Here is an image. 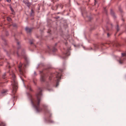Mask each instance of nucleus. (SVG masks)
Segmentation results:
<instances>
[{
	"mask_svg": "<svg viewBox=\"0 0 126 126\" xmlns=\"http://www.w3.org/2000/svg\"><path fill=\"white\" fill-rule=\"evenodd\" d=\"M57 49L55 47H54L53 48V52H55L57 50Z\"/></svg>",
	"mask_w": 126,
	"mask_h": 126,
	"instance_id": "6ab92c4d",
	"label": "nucleus"
},
{
	"mask_svg": "<svg viewBox=\"0 0 126 126\" xmlns=\"http://www.w3.org/2000/svg\"><path fill=\"white\" fill-rule=\"evenodd\" d=\"M64 54L65 55V57L64 58H65L66 57L68 56L69 55V51L68 50L67 51V52L66 53H64Z\"/></svg>",
	"mask_w": 126,
	"mask_h": 126,
	"instance_id": "9d476101",
	"label": "nucleus"
},
{
	"mask_svg": "<svg viewBox=\"0 0 126 126\" xmlns=\"http://www.w3.org/2000/svg\"><path fill=\"white\" fill-rule=\"evenodd\" d=\"M50 77H49V80H50L51 79L50 78Z\"/></svg>",
	"mask_w": 126,
	"mask_h": 126,
	"instance_id": "473e14b6",
	"label": "nucleus"
},
{
	"mask_svg": "<svg viewBox=\"0 0 126 126\" xmlns=\"http://www.w3.org/2000/svg\"><path fill=\"white\" fill-rule=\"evenodd\" d=\"M6 1L7 2H8L9 3H10L11 2V0H6Z\"/></svg>",
	"mask_w": 126,
	"mask_h": 126,
	"instance_id": "393cba45",
	"label": "nucleus"
},
{
	"mask_svg": "<svg viewBox=\"0 0 126 126\" xmlns=\"http://www.w3.org/2000/svg\"><path fill=\"white\" fill-rule=\"evenodd\" d=\"M48 48L49 49H50V48H49V47L48 46Z\"/></svg>",
	"mask_w": 126,
	"mask_h": 126,
	"instance_id": "f704fd0d",
	"label": "nucleus"
},
{
	"mask_svg": "<svg viewBox=\"0 0 126 126\" xmlns=\"http://www.w3.org/2000/svg\"><path fill=\"white\" fill-rule=\"evenodd\" d=\"M43 106L44 108V111L48 115H49L50 118L51 117L52 114L50 112V111L48 110L47 106L46 105H44Z\"/></svg>",
	"mask_w": 126,
	"mask_h": 126,
	"instance_id": "20e7f679",
	"label": "nucleus"
},
{
	"mask_svg": "<svg viewBox=\"0 0 126 126\" xmlns=\"http://www.w3.org/2000/svg\"><path fill=\"white\" fill-rule=\"evenodd\" d=\"M59 13H59V12H58V13H57V14H59Z\"/></svg>",
	"mask_w": 126,
	"mask_h": 126,
	"instance_id": "c9c22d12",
	"label": "nucleus"
},
{
	"mask_svg": "<svg viewBox=\"0 0 126 126\" xmlns=\"http://www.w3.org/2000/svg\"><path fill=\"white\" fill-rule=\"evenodd\" d=\"M11 86L12 88V92L14 94L16 91L17 88V84L16 76L12 72Z\"/></svg>",
	"mask_w": 126,
	"mask_h": 126,
	"instance_id": "f03ea898",
	"label": "nucleus"
},
{
	"mask_svg": "<svg viewBox=\"0 0 126 126\" xmlns=\"http://www.w3.org/2000/svg\"><path fill=\"white\" fill-rule=\"evenodd\" d=\"M6 76V74L5 73H4V74H3V75H2V78L3 79L5 78H6V77H5Z\"/></svg>",
	"mask_w": 126,
	"mask_h": 126,
	"instance_id": "f3484780",
	"label": "nucleus"
},
{
	"mask_svg": "<svg viewBox=\"0 0 126 126\" xmlns=\"http://www.w3.org/2000/svg\"><path fill=\"white\" fill-rule=\"evenodd\" d=\"M107 36L108 37H109V33H107Z\"/></svg>",
	"mask_w": 126,
	"mask_h": 126,
	"instance_id": "bb28decb",
	"label": "nucleus"
},
{
	"mask_svg": "<svg viewBox=\"0 0 126 126\" xmlns=\"http://www.w3.org/2000/svg\"><path fill=\"white\" fill-rule=\"evenodd\" d=\"M119 10L121 12H122V10L120 8H119Z\"/></svg>",
	"mask_w": 126,
	"mask_h": 126,
	"instance_id": "4be33fe9",
	"label": "nucleus"
},
{
	"mask_svg": "<svg viewBox=\"0 0 126 126\" xmlns=\"http://www.w3.org/2000/svg\"><path fill=\"white\" fill-rule=\"evenodd\" d=\"M10 66H9V68H10Z\"/></svg>",
	"mask_w": 126,
	"mask_h": 126,
	"instance_id": "e433bc0d",
	"label": "nucleus"
},
{
	"mask_svg": "<svg viewBox=\"0 0 126 126\" xmlns=\"http://www.w3.org/2000/svg\"><path fill=\"white\" fill-rule=\"evenodd\" d=\"M59 18H60V17L59 16H57V17H55V18L56 19H57Z\"/></svg>",
	"mask_w": 126,
	"mask_h": 126,
	"instance_id": "a878e982",
	"label": "nucleus"
},
{
	"mask_svg": "<svg viewBox=\"0 0 126 126\" xmlns=\"http://www.w3.org/2000/svg\"><path fill=\"white\" fill-rule=\"evenodd\" d=\"M122 56H125L126 55V54L125 53H122Z\"/></svg>",
	"mask_w": 126,
	"mask_h": 126,
	"instance_id": "412c9836",
	"label": "nucleus"
},
{
	"mask_svg": "<svg viewBox=\"0 0 126 126\" xmlns=\"http://www.w3.org/2000/svg\"><path fill=\"white\" fill-rule=\"evenodd\" d=\"M94 46H95V47H97V46H96V45H95Z\"/></svg>",
	"mask_w": 126,
	"mask_h": 126,
	"instance_id": "58836bf2",
	"label": "nucleus"
},
{
	"mask_svg": "<svg viewBox=\"0 0 126 126\" xmlns=\"http://www.w3.org/2000/svg\"><path fill=\"white\" fill-rule=\"evenodd\" d=\"M34 74L35 75H36V74L35 72V71L34 72Z\"/></svg>",
	"mask_w": 126,
	"mask_h": 126,
	"instance_id": "c85d7f7f",
	"label": "nucleus"
},
{
	"mask_svg": "<svg viewBox=\"0 0 126 126\" xmlns=\"http://www.w3.org/2000/svg\"><path fill=\"white\" fill-rule=\"evenodd\" d=\"M7 90H3L1 92V93L2 94H4L7 92Z\"/></svg>",
	"mask_w": 126,
	"mask_h": 126,
	"instance_id": "ddd939ff",
	"label": "nucleus"
},
{
	"mask_svg": "<svg viewBox=\"0 0 126 126\" xmlns=\"http://www.w3.org/2000/svg\"><path fill=\"white\" fill-rule=\"evenodd\" d=\"M6 125V124L4 122H1L0 123V126H5Z\"/></svg>",
	"mask_w": 126,
	"mask_h": 126,
	"instance_id": "f8f14e48",
	"label": "nucleus"
},
{
	"mask_svg": "<svg viewBox=\"0 0 126 126\" xmlns=\"http://www.w3.org/2000/svg\"><path fill=\"white\" fill-rule=\"evenodd\" d=\"M11 10L12 12H13L14 11V10L12 9H11Z\"/></svg>",
	"mask_w": 126,
	"mask_h": 126,
	"instance_id": "7c9ffc66",
	"label": "nucleus"
},
{
	"mask_svg": "<svg viewBox=\"0 0 126 126\" xmlns=\"http://www.w3.org/2000/svg\"><path fill=\"white\" fill-rule=\"evenodd\" d=\"M7 20L8 21H11V19L9 17H7Z\"/></svg>",
	"mask_w": 126,
	"mask_h": 126,
	"instance_id": "dca6fc26",
	"label": "nucleus"
},
{
	"mask_svg": "<svg viewBox=\"0 0 126 126\" xmlns=\"http://www.w3.org/2000/svg\"><path fill=\"white\" fill-rule=\"evenodd\" d=\"M17 55L18 56H19V54L18 52H16Z\"/></svg>",
	"mask_w": 126,
	"mask_h": 126,
	"instance_id": "cd10ccee",
	"label": "nucleus"
},
{
	"mask_svg": "<svg viewBox=\"0 0 126 126\" xmlns=\"http://www.w3.org/2000/svg\"><path fill=\"white\" fill-rule=\"evenodd\" d=\"M22 52L21 54V55L23 56H25V50L24 49L21 50Z\"/></svg>",
	"mask_w": 126,
	"mask_h": 126,
	"instance_id": "9b49d317",
	"label": "nucleus"
},
{
	"mask_svg": "<svg viewBox=\"0 0 126 126\" xmlns=\"http://www.w3.org/2000/svg\"><path fill=\"white\" fill-rule=\"evenodd\" d=\"M13 26L14 27H15V26H16V24L15 25H14Z\"/></svg>",
	"mask_w": 126,
	"mask_h": 126,
	"instance_id": "72a5a7b5",
	"label": "nucleus"
},
{
	"mask_svg": "<svg viewBox=\"0 0 126 126\" xmlns=\"http://www.w3.org/2000/svg\"><path fill=\"white\" fill-rule=\"evenodd\" d=\"M27 89H29L31 91H32L31 88L30 86H28Z\"/></svg>",
	"mask_w": 126,
	"mask_h": 126,
	"instance_id": "aec40b11",
	"label": "nucleus"
},
{
	"mask_svg": "<svg viewBox=\"0 0 126 126\" xmlns=\"http://www.w3.org/2000/svg\"><path fill=\"white\" fill-rule=\"evenodd\" d=\"M25 60H26V58L25 57Z\"/></svg>",
	"mask_w": 126,
	"mask_h": 126,
	"instance_id": "4c0bfd02",
	"label": "nucleus"
},
{
	"mask_svg": "<svg viewBox=\"0 0 126 126\" xmlns=\"http://www.w3.org/2000/svg\"><path fill=\"white\" fill-rule=\"evenodd\" d=\"M110 14L114 18H115L116 16L115 15L114 13V12L112 9L110 10Z\"/></svg>",
	"mask_w": 126,
	"mask_h": 126,
	"instance_id": "6e6552de",
	"label": "nucleus"
},
{
	"mask_svg": "<svg viewBox=\"0 0 126 126\" xmlns=\"http://www.w3.org/2000/svg\"><path fill=\"white\" fill-rule=\"evenodd\" d=\"M22 64H20L18 66V68L19 70V71L21 76H20V77L21 79L22 80V78L21 76H23L25 77V71L24 69L22 68Z\"/></svg>",
	"mask_w": 126,
	"mask_h": 126,
	"instance_id": "7ed1b4c3",
	"label": "nucleus"
},
{
	"mask_svg": "<svg viewBox=\"0 0 126 126\" xmlns=\"http://www.w3.org/2000/svg\"><path fill=\"white\" fill-rule=\"evenodd\" d=\"M122 20H123V21H124V20L123 19H122Z\"/></svg>",
	"mask_w": 126,
	"mask_h": 126,
	"instance_id": "ea45409f",
	"label": "nucleus"
},
{
	"mask_svg": "<svg viewBox=\"0 0 126 126\" xmlns=\"http://www.w3.org/2000/svg\"><path fill=\"white\" fill-rule=\"evenodd\" d=\"M24 65L25 67H26L27 65V64H24Z\"/></svg>",
	"mask_w": 126,
	"mask_h": 126,
	"instance_id": "c756f323",
	"label": "nucleus"
},
{
	"mask_svg": "<svg viewBox=\"0 0 126 126\" xmlns=\"http://www.w3.org/2000/svg\"><path fill=\"white\" fill-rule=\"evenodd\" d=\"M45 77L44 75H42L41 77L40 80L42 82H44L45 80Z\"/></svg>",
	"mask_w": 126,
	"mask_h": 126,
	"instance_id": "0eeeda50",
	"label": "nucleus"
},
{
	"mask_svg": "<svg viewBox=\"0 0 126 126\" xmlns=\"http://www.w3.org/2000/svg\"><path fill=\"white\" fill-rule=\"evenodd\" d=\"M32 30V28H29L26 27L25 28V30L27 33H30L31 32Z\"/></svg>",
	"mask_w": 126,
	"mask_h": 126,
	"instance_id": "423d86ee",
	"label": "nucleus"
},
{
	"mask_svg": "<svg viewBox=\"0 0 126 126\" xmlns=\"http://www.w3.org/2000/svg\"><path fill=\"white\" fill-rule=\"evenodd\" d=\"M17 45L18 47H17V49L18 50L19 49V48H20V46L19 43L18 42H17Z\"/></svg>",
	"mask_w": 126,
	"mask_h": 126,
	"instance_id": "4468645a",
	"label": "nucleus"
},
{
	"mask_svg": "<svg viewBox=\"0 0 126 126\" xmlns=\"http://www.w3.org/2000/svg\"><path fill=\"white\" fill-rule=\"evenodd\" d=\"M45 122L47 123H53L54 122L52 120H49L47 121V119H45Z\"/></svg>",
	"mask_w": 126,
	"mask_h": 126,
	"instance_id": "1a4fd4ad",
	"label": "nucleus"
},
{
	"mask_svg": "<svg viewBox=\"0 0 126 126\" xmlns=\"http://www.w3.org/2000/svg\"><path fill=\"white\" fill-rule=\"evenodd\" d=\"M119 62L121 64H122V60H120L119 61Z\"/></svg>",
	"mask_w": 126,
	"mask_h": 126,
	"instance_id": "5701e85b",
	"label": "nucleus"
},
{
	"mask_svg": "<svg viewBox=\"0 0 126 126\" xmlns=\"http://www.w3.org/2000/svg\"><path fill=\"white\" fill-rule=\"evenodd\" d=\"M104 10L105 12L106 13H107V10H106V8H104Z\"/></svg>",
	"mask_w": 126,
	"mask_h": 126,
	"instance_id": "b1692460",
	"label": "nucleus"
},
{
	"mask_svg": "<svg viewBox=\"0 0 126 126\" xmlns=\"http://www.w3.org/2000/svg\"><path fill=\"white\" fill-rule=\"evenodd\" d=\"M32 43H32V42H30V44H32Z\"/></svg>",
	"mask_w": 126,
	"mask_h": 126,
	"instance_id": "2f4dec72",
	"label": "nucleus"
},
{
	"mask_svg": "<svg viewBox=\"0 0 126 126\" xmlns=\"http://www.w3.org/2000/svg\"><path fill=\"white\" fill-rule=\"evenodd\" d=\"M116 29L117 30V31L118 32L119 31V26L118 25H117L116 26Z\"/></svg>",
	"mask_w": 126,
	"mask_h": 126,
	"instance_id": "2eb2a0df",
	"label": "nucleus"
},
{
	"mask_svg": "<svg viewBox=\"0 0 126 126\" xmlns=\"http://www.w3.org/2000/svg\"><path fill=\"white\" fill-rule=\"evenodd\" d=\"M33 13H34L33 11V10L32 9L31 10V16L33 15H32V14H33Z\"/></svg>",
	"mask_w": 126,
	"mask_h": 126,
	"instance_id": "a211bd4d",
	"label": "nucleus"
},
{
	"mask_svg": "<svg viewBox=\"0 0 126 126\" xmlns=\"http://www.w3.org/2000/svg\"><path fill=\"white\" fill-rule=\"evenodd\" d=\"M1 0H0V1Z\"/></svg>",
	"mask_w": 126,
	"mask_h": 126,
	"instance_id": "a19ab883",
	"label": "nucleus"
},
{
	"mask_svg": "<svg viewBox=\"0 0 126 126\" xmlns=\"http://www.w3.org/2000/svg\"><path fill=\"white\" fill-rule=\"evenodd\" d=\"M55 74L56 75V77L57 78V82L56 87H57L59 85V83L58 82L61 79V74L59 73H56Z\"/></svg>",
	"mask_w": 126,
	"mask_h": 126,
	"instance_id": "39448f33",
	"label": "nucleus"
},
{
	"mask_svg": "<svg viewBox=\"0 0 126 126\" xmlns=\"http://www.w3.org/2000/svg\"><path fill=\"white\" fill-rule=\"evenodd\" d=\"M42 91L41 89L39 88V89L38 92L36 94L37 98L36 99L33 98L31 95L30 93H27V95L30 99L32 105L36 110V111L38 112L41 111L43 110L42 109L40 108V103L42 95Z\"/></svg>",
	"mask_w": 126,
	"mask_h": 126,
	"instance_id": "f257e3e1",
	"label": "nucleus"
}]
</instances>
